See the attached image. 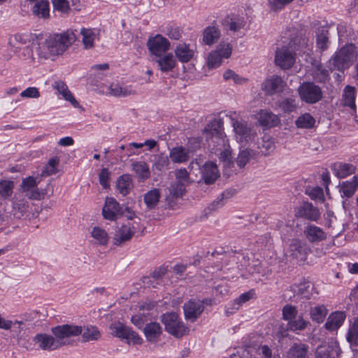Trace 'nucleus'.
I'll return each instance as SVG.
<instances>
[{
  "label": "nucleus",
  "mask_w": 358,
  "mask_h": 358,
  "mask_svg": "<svg viewBox=\"0 0 358 358\" xmlns=\"http://www.w3.org/2000/svg\"><path fill=\"white\" fill-rule=\"evenodd\" d=\"M77 34L72 30H67L62 34L49 35L44 41L37 43L34 52L41 60H55L62 55L76 41Z\"/></svg>",
  "instance_id": "nucleus-1"
},
{
  "label": "nucleus",
  "mask_w": 358,
  "mask_h": 358,
  "mask_svg": "<svg viewBox=\"0 0 358 358\" xmlns=\"http://www.w3.org/2000/svg\"><path fill=\"white\" fill-rule=\"evenodd\" d=\"M98 337H82L81 339L75 337H29L31 341L27 349H41L44 350H53L64 345H77L80 343H84L91 341L97 340Z\"/></svg>",
  "instance_id": "nucleus-2"
},
{
  "label": "nucleus",
  "mask_w": 358,
  "mask_h": 358,
  "mask_svg": "<svg viewBox=\"0 0 358 358\" xmlns=\"http://www.w3.org/2000/svg\"><path fill=\"white\" fill-rule=\"evenodd\" d=\"M206 141L208 149L212 153L217 154L224 146L227 145V141L223 134V120L214 118L210 121L204 129Z\"/></svg>",
  "instance_id": "nucleus-3"
},
{
  "label": "nucleus",
  "mask_w": 358,
  "mask_h": 358,
  "mask_svg": "<svg viewBox=\"0 0 358 358\" xmlns=\"http://www.w3.org/2000/svg\"><path fill=\"white\" fill-rule=\"evenodd\" d=\"M355 46L352 43L347 44L341 48L329 61L331 71H343L348 68L356 58Z\"/></svg>",
  "instance_id": "nucleus-4"
},
{
  "label": "nucleus",
  "mask_w": 358,
  "mask_h": 358,
  "mask_svg": "<svg viewBox=\"0 0 358 358\" xmlns=\"http://www.w3.org/2000/svg\"><path fill=\"white\" fill-rule=\"evenodd\" d=\"M51 331L53 336H96L99 334L97 328L92 325L82 327L68 324L52 327Z\"/></svg>",
  "instance_id": "nucleus-5"
},
{
  "label": "nucleus",
  "mask_w": 358,
  "mask_h": 358,
  "mask_svg": "<svg viewBox=\"0 0 358 358\" xmlns=\"http://www.w3.org/2000/svg\"><path fill=\"white\" fill-rule=\"evenodd\" d=\"M161 321L165 326L166 331L173 336H185L189 334L186 327L178 314L175 312L166 313L161 315Z\"/></svg>",
  "instance_id": "nucleus-6"
},
{
  "label": "nucleus",
  "mask_w": 358,
  "mask_h": 358,
  "mask_svg": "<svg viewBox=\"0 0 358 358\" xmlns=\"http://www.w3.org/2000/svg\"><path fill=\"white\" fill-rule=\"evenodd\" d=\"M301 100L308 104H314L322 100L323 92L321 87L314 82L305 81L298 88Z\"/></svg>",
  "instance_id": "nucleus-7"
},
{
  "label": "nucleus",
  "mask_w": 358,
  "mask_h": 358,
  "mask_svg": "<svg viewBox=\"0 0 358 358\" xmlns=\"http://www.w3.org/2000/svg\"><path fill=\"white\" fill-rule=\"evenodd\" d=\"M41 179L39 176H29L22 179L20 187L28 199L41 200L44 198L47 192L45 189H39L37 187Z\"/></svg>",
  "instance_id": "nucleus-8"
},
{
  "label": "nucleus",
  "mask_w": 358,
  "mask_h": 358,
  "mask_svg": "<svg viewBox=\"0 0 358 358\" xmlns=\"http://www.w3.org/2000/svg\"><path fill=\"white\" fill-rule=\"evenodd\" d=\"M313 286L310 281L303 280L299 283L292 285L285 291V297L289 300L296 301L298 299H310L312 294Z\"/></svg>",
  "instance_id": "nucleus-9"
},
{
  "label": "nucleus",
  "mask_w": 358,
  "mask_h": 358,
  "mask_svg": "<svg viewBox=\"0 0 358 358\" xmlns=\"http://www.w3.org/2000/svg\"><path fill=\"white\" fill-rule=\"evenodd\" d=\"M341 350L334 337H327L317 347L315 358H338Z\"/></svg>",
  "instance_id": "nucleus-10"
},
{
  "label": "nucleus",
  "mask_w": 358,
  "mask_h": 358,
  "mask_svg": "<svg viewBox=\"0 0 358 358\" xmlns=\"http://www.w3.org/2000/svg\"><path fill=\"white\" fill-rule=\"evenodd\" d=\"M232 48L229 43L222 42L216 50L211 51L208 57V66L210 69L218 67L223 58H229L231 55Z\"/></svg>",
  "instance_id": "nucleus-11"
},
{
  "label": "nucleus",
  "mask_w": 358,
  "mask_h": 358,
  "mask_svg": "<svg viewBox=\"0 0 358 358\" xmlns=\"http://www.w3.org/2000/svg\"><path fill=\"white\" fill-rule=\"evenodd\" d=\"M138 229V222L136 220L122 224L114 234V244L121 245L124 243L130 241Z\"/></svg>",
  "instance_id": "nucleus-12"
},
{
  "label": "nucleus",
  "mask_w": 358,
  "mask_h": 358,
  "mask_svg": "<svg viewBox=\"0 0 358 358\" xmlns=\"http://www.w3.org/2000/svg\"><path fill=\"white\" fill-rule=\"evenodd\" d=\"M295 54L289 47L283 46L275 52V62L282 69L291 68L295 62Z\"/></svg>",
  "instance_id": "nucleus-13"
},
{
  "label": "nucleus",
  "mask_w": 358,
  "mask_h": 358,
  "mask_svg": "<svg viewBox=\"0 0 358 358\" xmlns=\"http://www.w3.org/2000/svg\"><path fill=\"white\" fill-rule=\"evenodd\" d=\"M123 206L113 197H107L102 208V215L106 220L115 221L122 213Z\"/></svg>",
  "instance_id": "nucleus-14"
},
{
  "label": "nucleus",
  "mask_w": 358,
  "mask_h": 358,
  "mask_svg": "<svg viewBox=\"0 0 358 358\" xmlns=\"http://www.w3.org/2000/svg\"><path fill=\"white\" fill-rule=\"evenodd\" d=\"M286 83L278 75H273L264 80L262 84V90L266 94L271 96L276 93H280L284 91Z\"/></svg>",
  "instance_id": "nucleus-15"
},
{
  "label": "nucleus",
  "mask_w": 358,
  "mask_h": 358,
  "mask_svg": "<svg viewBox=\"0 0 358 358\" xmlns=\"http://www.w3.org/2000/svg\"><path fill=\"white\" fill-rule=\"evenodd\" d=\"M147 45L150 51L157 57L164 53L170 47L169 41L159 34L150 38Z\"/></svg>",
  "instance_id": "nucleus-16"
},
{
  "label": "nucleus",
  "mask_w": 358,
  "mask_h": 358,
  "mask_svg": "<svg viewBox=\"0 0 358 358\" xmlns=\"http://www.w3.org/2000/svg\"><path fill=\"white\" fill-rule=\"evenodd\" d=\"M201 179L206 185L213 184L220 177L218 168L215 164L208 162L201 168Z\"/></svg>",
  "instance_id": "nucleus-17"
},
{
  "label": "nucleus",
  "mask_w": 358,
  "mask_h": 358,
  "mask_svg": "<svg viewBox=\"0 0 358 358\" xmlns=\"http://www.w3.org/2000/svg\"><path fill=\"white\" fill-rule=\"evenodd\" d=\"M198 301L200 300L189 299L183 305L184 314L187 320L194 322L202 314L200 303Z\"/></svg>",
  "instance_id": "nucleus-18"
},
{
  "label": "nucleus",
  "mask_w": 358,
  "mask_h": 358,
  "mask_svg": "<svg viewBox=\"0 0 358 358\" xmlns=\"http://www.w3.org/2000/svg\"><path fill=\"white\" fill-rule=\"evenodd\" d=\"M158 69L163 73L171 71L176 65V61L172 53H167L156 57L154 60Z\"/></svg>",
  "instance_id": "nucleus-19"
},
{
  "label": "nucleus",
  "mask_w": 358,
  "mask_h": 358,
  "mask_svg": "<svg viewBox=\"0 0 358 358\" xmlns=\"http://www.w3.org/2000/svg\"><path fill=\"white\" fill-rule=\"evenodd\" d=\"M289 45L293 52L296 51L299 54L309 55L308 51L310 50V48H309L308 39L301 34L292 38L289 41Z\"/></svg>",
  "instance_id": "nucleus-20"
},
{
  "label": "nucleus",
  "mask_w": 358,
  "mask_h": 358,
  "mask_svg": "<svg viewBox=\"0 0 358 358\" xmlns=\"http://www.w3.org/2000/svg\"><path fill=\"white\" fill-rule=\"evenodd\" d=\"M298 215L311 221H317L320 216L319 209L311 203L303 202L299 209Z\"/></svg>",
  "instance_id": "nucleus-21"
},
{
  "label": "nucleus",
  "mask_w": 358,
  "mask_h": 358,
  "mask_svg": "<svg viewBox=\"0 0 358 358\" xmlns=\"http://www.w3.org/2000/svg\"><path fill=\"white\" fill-rule=\"evenodd\" d=\"M346 317L343 311H337L329 315L324 327L329 331L337 330L343 323Z\"/></svg>",
  "instance_id": "nucleus-22"
},
{
  "label": "nucleus",
  "mask_w": 358,
  "mask_h": 358,
  "mask_svg": "<svg viewBox=\"0 0 358 358\" xmlns=\"http://www.w3.org/2000/svg\"><path fill=\"white\" fill-rule=\"evenodd\" d=\"M134 184L131 176L122 174L116 180V189L122 196L127 195L133 189Z\"/></svg>",
  "instance_id": "nucleus-23"
},
{
  "label": "nucleus",
  "mask_w": 358,
  "mask_h": 358,
  "mask_svg": "<svg viewBox=\"0 0 358 358\" xmlns=\"http://www.w3.org/2000/svg\"><path fill=\"white\" fill-rule=\"evenodd\" d=\"M308 350L309 347L306 344L294 343L287 352L286 358H309Z\"/></svg>",
  "instance_id": "nucleus-24"
},
{
  "label": "nucleus",
  "mask_w": 358,
  "mask_h": 358,
  "mask_svg": "<svg viewBox=\"0 0 358 358\" xmlns=\"http://www.w3.org/2000/svg\"><path fill=\"white\" fill-rule=\"evenodd\" d=\"M303 233L306 238L312 243L320 242L326 238L324 231L321 228L313 224L308 225Z\"/></svg>",
  "instance_id": "nucleus-25"
},
{
  "label": "nucleus",
  "mask_w": 358,
  "mask_h": 358,
  "mask_svg": "<svg viewBox=\"0 0 358 358\" xmlns=\"http://www.w3.org/2000/svg\"><path fill=\"white\" fill-rule=\"evenodd\" d=\"M174 53L178 61L182 63L189 62L194 55V50L186 43L178 44L174 50Z\"/></svg>",
  "instance_id": "nucleus-26"
},
{
  "label": "nucleus",
  "mask_w": 358,
  "mask_h": 358,
  "mask_svg": "<svg viewBox=\"0 0 358 358\" xmlns=\"http://www.w3.org/2000/svg\"><path fill=\"white\" fill-rule=\"evenodd\" d=\"M233 127L240 141L251 139L252 129L248 126L246 122L235 120L233 122Z\"/></svg>",
  "instance_id": "nucleus-27"
},
{
  "label": "nucleus",
  "mask_w": 358,
  "mask_h": 358,
  "mask_svg": "<svg viewBox=\"0 0 358 358\" xmlns=\"http://www.w3.org/2000/svg\"><path fill=\"white\" fill-rule=\"evenodd\" d=\"M54 89L57 90L59 94H62L64 99L69 101L75 108L79 107V103L74 98L72 93L69 90L67 85L62 80H57L53 85Z\"/></svg>",
  "instance_id": "nucleus-28"
},
{
  "label": "nucleus",
  "mask_w": 358,
  "mask_h": 358,
  "mask_svg": "<svg viewBox=\"0 0 358 358\" xmlns=\"http://www.w3.org/2000/svg\"><path fill=\"white\" fill-rule=\"evenodd\" d=\"M29 202L23 197L15 196L13 200V213L15 217L20 219L28 211Z\"/></svg>",
  "instance_id": "nucleus-29"
},
{
  "label": "nucleus",
  "mask_w": 358,
  "mask_h": 358,
  "mask_svg": "<svg viewBox=\"0 0 358 358\" xmlns=\"http://www.w3.org/2000/svg\"><path fill=\"white\" fill-rule=\"evenodd\" d=\"M258 121L262 126L273 127L280 123V118L271 111L261 110L259 113Z\"/></svg>",
  "instance_id": "nucleus-30"
},
{
  "label": "nucleus",
  "mask_w": 358,
  "mask_h": 358,
  "mask_svg": "<svg viewBox=\"0 0 358 358\" xmlns=\"http://www.w3.org/2000/svg\"><path fill=\"white\" fill-rule=\"evenodd\" d=\"M131 170L136 174L139 181H143L150 177V171L148 164L144 161H134Z\"/></svg>",
  "instance_id": "nucleus-31"
},
{
  "label": "nucleus",
  "mask_w": 358,
  "mask_h": 358,
  "mask_svg": "<svg viewBox=\"0 0 358 358\" xmlns=\"http://www.w3.org/2000/svg\"><path fill=\"white\" fill-rule=\"evenodd\" d=\"M255 295L254 289L241 294L238 298H236L232 303L231 307H227L226 309V313L227 315L234 313L235 311L239 309V308L245 302L252 299Z\"/></svg>",
  "instance_id": "nucleus-32"
},
{
  "label": "nucleus",
  "mask_w": 358,
  "mask_h": 358,
  "mask_svg": "<svg viewBox=\"0 0 358 358\" xmlns=\"http://www.w3.org/2000/svg\"><path fill=\"white\" fill-rule=\"evenodd\" d=\"M329 29L327 27L322 26L317 28L316 31V45L321 51L326 50L329 44Z\"/></svg>",
  "instance_id": "nucleus-33"
},
{
  "label": "nucleus",
  "mask_w": 358,
  "mask_h": 358,
  "mask_svg": "<svg viewBox=\"0 0 358 358\" xmlns=\"http://www.w3.org/2000/svg\"><path fill=\"white\" fill-rule=\"evenodd\" d=\"M220 29L215 26H208L203 31V42L208 45H211L217 42L220 38Z\"/></svg>",
  "instance_id": "nucleus-34"
},
{
  "label": "nucleus",
  "mask_w": 358,
  "mask_h": 358,
  "mask_svg": "<svg viewBox=\"0 0 358 358\" xmlns=\"http://www.w3.org/2000/svg\"><path fill=\"white\" fill-rule=\"evenodd\" d=\"M308 251L306 244L301 241L294 239L289 245L290 255L296 259H303L305 258Z\"/></svg>",
  "instance_id": "nucleus-35"
},
{
  "label": "nucleus",
  "mask_w": 358,
  "mask_h": 358,
  "mask_svg": "<svg viewBox=\"0 0 358 358\" xmlns=\"http://www.w3.org/2000/svg\"><path fill=\"white\" fill-rule=\"evenodd\" d=\"M334 174L339 178H344L355 172V167L352 164L345 163H336L331 166Z\"/></svg>",
  "instance_id": "nucleus-36"
},
{
  "label": "nucleus",
  "mask_w": 358,
  "mask_h": 358,
  "mask_svg": "<svg viewBox=\"0 0 358 358\" xmlns=\"http://www.w3.org/2000/svg\"><path fill=\"white\" fill-rule=\"evenodd\" d=\"M32 12L38 17L47 19L50 16V4L48 0H38L32 8Z\"/></svg>",
  "instance_id": "nucleus-37"
},
{
  "label": "nucleus",
  "mask_w": 358,
  "mask_h": 358,
  "mask_svg": "<svg viewBox=\"0 0 358 358\" xmlns=\"http://www.w3.org/2000/svg\"><path fill=\"white\" fill-rule=\"evenodd\" d=\"M112 336H138L135 335L134 331L131 327L124 325L121 322H115L110 325Z\"/></svg>",
  "instance_id": "nucleus-38"
},
{
  "label": "nucleus",
  "mask_w": 358,
  "mask_h": 358,
  "mask_svg": "<svg viewBox=\"0 0 358 358\" xmlns=\"http://www.w3.org/2000/svg\"><path fill=\"white\" fill-rule=\"evenodd\" d=\"M169 156L175 163H183L189 159L188 152L182 146H177L172 148Z\"/></svg>",
  "instance_id": "nucleus-39"
},
{
  "label": "nucleus",
  "mask_w": 358,
  "mask_h": 358,
  "mask_svg": "<svg viewBox=\"0 0 358 358\" xmlns=\"http://www.w3.org/2000/svg\"><path fill=\"white\" fill-rule=\"evenodd\" d=\"M40 313L37 310H29L20 314L17 317L28 324L33 329L36 324L40 321Z\"/></svg>",
  "instance_id": "nucleus-40"
},
{
  "label": "nucleus",
  "mask_w": 358,
  "mask_h": 358,
  "mask_svg": "<svg viewBox=\"0 0 358 358\" xmlns=\"http://www.w3.org/2000/svg\"><path fill=\"white\" fill-rule=\"evenodd\" d=\"M160 199V192L158 189H153L144 194V202L150 210L154 209L158 204Z\"/></svg>",
  "instance_id": "nucleus-41"
},
{
  "label": "nucleus",
  "mask_w": 358,
  "mask_h": 358,
  "mask_svg": "<svg viewBox=\"0 0 358 358\" xmlns=\"http://www.w3.org/2000/svg\"><path fill=\"white\" fill-rule=\"evenodd\" d=\"M315 124V118L308 113L301 115L295 120L296 127L300 129H312L314 127Z\"/></svg>",
  "instance_id": "nucleus-42"
},
{
  "label": "nucleus",
  "mask_w": 358,
  "mask_h": 358,
  "mask_svg": "<svg viewBox=\"0 0 358 358\" xmlns=\"http://www.w3.org/2000/svg\"><path fill=\"white\" fill-rule=\"evenodd\" d=\"M236 193L235 189H226L221 194V197H218L216 200L213 201L206 209V210H215L218 208L224 206V199H228L232 197Z\"/></svg>",
  "instance_id": "nucleus-43"
},
{
  "label": "nucleus",
  "mask_w": 358,
  "mask_h": 358,
  "mask_svg": "<svg viewBox=\"0 0 358 358\" xmlns=\"http://www.w3.org/2000/svg\"><path fill=\"white\" fill-rule=\"evenodd\" d=\"M110 94L115 96H127L136 94L131 86L120 85L113 83L110 87Z\"/></svg>",
  "instance_id": "nucleus-44"
},
{
  "label": "nucleus",
  "mask_w": 358,
  "mask_h": 358,
  "mask_svg": "<svg viewBox=\"0 0 358 358\" xmlns=\"http://www.w3.org/2000/svg\"><path fill=\"white\" fill-rule=\"evenodd\" d=\"M327 314V310L324 305H320L310 308V315L313 321L317 323L323 322Z\"/></svg>",
  "instance_id": "nucleus-45"
},
{
  "label": "nucleus",
  "mask_w": 358,
  "mask_h": 358,
  "mask_svg": "<svg viewBox=\"0 0 358 358\" xmlns=\"http://www.w3.org/2000/svg\"><path fill=\"white\" fill-rule=\"evenodd\" d=\"M13 188L14 183L13 181L2 180L0 182V205L12 195Z\"/></svg>",
  "instance_id": "nucleus-46"
},
{
  "label": "nucleus",
  "mask_w": 358,
  "mask_h": 358,
  "mask_svg": "<svg viewBox=\"0 0 358 358\" xmlns=\"http://www.w3.org/2000/svg\"><path fill=\"white\" fill-rule=\"evenodd\" d=\"M33 329L28 324L24 323L17 317L13 320V333L16 334H29L32 333Z\"/></svg>",
  "instance_id": "nucleus-47"
},
{
  "label": "nucleus",
  "mask_w": 358,
  "mask_h": 358,
  "mask_svg": "<svg viewBox=\"0 0 358 358\" xmlns=\"http://www.w3.org/2000/svg\"><path fill=\"white\" fill-rule=\"evenodd\" d=\"M343 103L345 106H349L352 108L355 107V87L348 85L345 87L343 91Z\"/></svg>",
  "instance_id": "nucleus-48"
},
{
  "label": "nucleus",
  "mask_w": 358,
  "mask_h": 358,
  "mask_svg": "<svg viewBox=\"0 0 358 358\" xmlns=\"http://www.w3.org/2000/svg\"><path fill=\"white\" fill-rule=\"evenodd\" d=\"M278 106L285 113H290L297 108L296 99L293 97H287L278 102Z\"/></svg>",
  "instance_id": "nucleus-49"
},
{
  "label": "nucleus",
  "mask_w": 358,
  "mask_h": 358,
  "mask_svg": "<svg viewBox=\"0 0 358 358\" xmlns=\"http://www.w3.org/2000/svg\"><path fill=\"white\" fill-rule=\"evenodd\" d=\"M91 235L100 245H106L108 243L109 236L107 232L99 227L92 229Z\"/></svg>",
  "instance_id": "nucleus-50"
},
{
  "label": "nucleus",
  "mask_w": 358,
  "mask_h": 358,
  "mask_svg": "<svg viewBox=\"0 0 358 358\" xmlns=\"http://www.w3.org/2000/svg\"><path fill=\"white\" fill-rule=\"evenodd\" d=\"M59 159L58 157H55L49 159L47 165L44 167L41 173V177H46L53 175L57 173V166L59 164Z\"/></svg>",
  "instance_id": "nucleus-51"
},
{
  "label": "nucleus",
  "mask_w": 358,
  "mask_h": 358,
  "mask_svg": "<svg viewBox=\"0 0 358 358\" xmlns=\"http://www.w3.org/2000/svg\"><path fill=\"white\" fill-rule=\"evenodd\" d=\"M338 34L341 41H352L356 38L353 30L350 27L343 25L338 27Z\"/></svg>",
  "instance_id": "nucleus-52"
},
{
  "label": "nucleus",
  "mask_w": 358,
  "mask_h": 358,
  "mask_svg": "<svg viewBox=\"0 0 358 358\" xmlns=\"http://www.w3.org/2000/svg\"><path fill=\"white\" fill-rule=\"evenodd\" d=\"M145 336H159L162 333V327L159 323L152 322L143 327Z\"/></svg>",
  "instance_id": "nucleus-53"
},
{
  "label": "nucleus",
  "mask_w": 358,
  "mask_h": 358,
  "mask_svg": "<svg viewBox=\"0 0 358 358\" xmlns=\"http://www.w3.org/2000/svg\"><path fill=\"white\" fill-rule=\"evenodd\" d=\"M252 150L245 149L241 150L236 161L240 168L244 167L253 155Z\"/></svg>",
  "instance_id": "nucleus-54"
},
{
  "label": "nucleus",
  "mask_w": 358,
  "mask_h": 358,
  "mask_svg": "<svg viewBox=\"0 0 358 358\" xmlns=\"http://www.w3.org/2000/svg\"><path fill=\"white\" fill-rule=\"evenodd\" d=\"M309 322L306 321L301 316H299L297 320L294 319L290 320L287 325L288 329L291 331L303 330L306 328Z\"/></svg>",
  "instance_id": "nucleus-55"
},
{
  "label": "nucleus",
  "mask_w": 358,
  "mask_h": 358,
  "mask_svg": "<svg viewBox=\"0 0 358 358\" xmlns=\"http://www.w3.org/2000/svg\"><path fill=\"white\" fill-rule=\"evenodd\" d=\"M313 76L316 82L324 83L329 78L328 71L317 66L313 73Z\"/></svg>",
  "instance_id": "nucleus-56"
},
{
  "label": "nucleus",
  "mask_w": 358,
  "mask_h": 358,
  "mask_svg": "<svg viewBox=\"0 0 358 358\" xmlns=\"http://www.w3.org/2000/svg\"><path fill=\"white\" fill-rule=\"evenodd\" d=\"M80 34L83 35V43L86 49L92 48L94 45V34L90 29L83 28Z\"/></svg>",
  "instance_id": "nucleus-57"
},
{
  "label": "nucleus",
  "mask_w": 358,
  "mask_h": 358,
  "mask_svg": "<svg viewBox=\"0 0 358 358\" xmlns=\"http://www.w3.org/2000/svg\"><path fill=\"white\" fill-rule=\"evenodd\" d=\"M357 187L352 181H345L341 185L340 192L343 196L351 197L354 195Z\"/></svg>",
  "instance_id": "nucleus-58"
},
{
  "label": "nucleus",
  "mask_w": 358,
  "mask_h": 358,
  "mask_svg": "<svg viewBox=\"0 0 358 358\" xmlns=\"http://www.w3.org/2000/svg\"><path fill=\"white\" fill-rule=\"evenodd\" d=\"M298 310L294 306L287 304L282 308V318L290 321L296 318Z\"/></svg>",
  "instance_id": "nucleus-59"
},
{
  "label": "nucleus",
  "mask_w": 358,
  "mask_h": 358,
  "mask_svg": "<svg viewBox=\"0 0 358 358\" xmlns=\"http://www.w3.org/2000/svg\"><path fill=\"white\" fill-rule=\"evenodd\" d=\"M27 43V36L22 34H15L9 38L8 44L12 48H20L19 45H26Z\"/></svg>",
  "instance_id": "nucleus-60"
},
{
  "label": "nucleus",
  "mask_w": 358,
  "mask_h": 358,
  "mask_svg": "<svg viewBox=\"0 0 358 358\" xmlns=\"http://www.w3.org/2000/svg\"><path fill=\"white\" fill-rule=\"evenodd\" d=\"M293 0H268V6L272 11H278L283 9L285 6L290 3Z\"/></svg>",
  "instance_id": "nucleus-61"
},
{
  "label": "nucleus",
  "mask_w": 358,
  "mask_h": 358,
  "mask_svg": "<svg viewBox=\"0 0 358 358\" xmlns=\"http://www.w3.org/2000/svg\"><path fill=\"white\" fill-rule=\"evenodd\" d=\"M110 178V171L108 169L103 168L101 170L99 174V183L103 189H107L110 187L108 180Z\"/></svg>",
  "instance_id": "nucleus-62"
},
{
  "label": "nucleus",
  "mask_w": 358,
  "mask_h": 358,
  "mask_svg": "<svg viewBox=\"0 0 358 358\" xmlns=\"http://www.w3.org/2000/svg\"><path fill=\"white\" fill-rule=\"evenodd\" d=\"M122 344H126L129 347L133 346L136 347L138 345H141L143 343V340L141 337H119Z\"/></svg>",
  "instance_id": "nucleus-63"
},
{
  "label": "nucleus",
  "mask_w": 358,
  "mask_h": 358,
  "mask_svg": "<svg viewBox=\"0 0 358 358\" xmlns=\"http://www.w3.org/2000/svg\"><path fill=\"white\" fill-rule=\"evenodd\" d=\"M217 154L219 155V158L221 161L227 163L231 162V151L229 149V143H227V145L224 146L223 149H220Z\"/></svg>",
  "instance_id": "nucleus-64"
}]
</instances>
